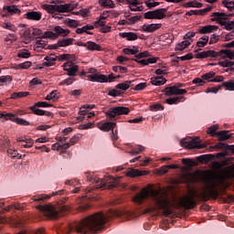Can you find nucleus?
Here are the masks:
<instances>
[{
	"label": "nucleus",
	"mask_w": 234,
	"mask_h": 234,
	"mask_svg": "<svg viewBox=\"0 0 234 234\" xmlns=\"http://www.w3.org/2000/svg\"><path fill=\"white\" fill-rule=\"evenodd\" d=\"M30 111H32L33 114H36L37 116H52V112H47L41 109H37V106H30Z\"/></svg>",
	"instance_id": "obj_20"
},
{
	"label": "nucleus",
	"mask_w": 234,
	"mask_h": 234,
	"mask_svg": "<svg viewBox=\"0 0 234 234\" xmlns=\"http://www.w3.org/2000/svg\"><path fill=\"white\" fill-rule=\"evenodd\" d=\"M10 145V140L5 137L0 136V149L4 147H8Z\"/></svg>",
	"instance_id": "obj_51"
},
{
	"label": "nucleus",
	"mask_w": 234,
	"mask_h": 234,
	"mask_svg": "<svg viewBox=\"0 0 234 234\" xmlns=\"http://www.w3.org/2000/svg\"><path fill=\"white\" fill-rule=\"evenodd\" d=\"M86 48L88 50H91V51H94V50H97L98 52L101 51V46H100L99 44H96L95 42H92V41L87 42Z\"/></svg>",
	"instance_id": "obj_32"
},
{
	"label": "nucleus",
	"mask_w": 234,
	"mask_h": 234,
	"mask_svg": "<svg viewBox=\"0 0 234 234\" xmlns=\"http://www.w3.org/2000/svg\"><path fill=\"white\" fill-rule=\"evenodd\" d=\"M7 154L11 158H17L18 160H21V158H23V155L19 154V153H17V150H14L11 148L7 149Z\"/></svg>",
	"instance_id": "obj_40"
},
{
	"label": "nucleus",
	"mask_w": 234,
	"mask_h": 234,
	"mask_svg": "<svg viewBox=\"0 0 234 234\" xmlns=\"http://www.w3.org/2000/svg\"><path fill=\"white\" fill-rule=\"evenodd\" d=\"M217 131H218V124H214L207 129V134H211V136L215 138V136H217V134L218 133V132Z\"/></svg>",
	"instance_id": "obj_42"
},
{
	"label": "nucleus",
	"mask_w": 234,
	"mask_h": 234,
	"mask_svg": "<svg viewBox=\"0 0 234 234\" xmlns=\"http://www.w3.org/2000/svg\"><path fill=\"white\" fill-rule=\"evenodd\" d=\"M58 94V90H53L46 96L45 100L48 101H50V100H53V101H58V100H59V96Z\"/></svg>",
	"instance_id": "obj_41"
},
{
	"label": "nucleus",
	"mask_w": 234,
	"mask_h": 234,
	"mask_svg": "<svg viewBox=\"0 0 234 234\" xmlns=\"http://www.w3.org/2000/svg\"><path fill=\"white\" fill-rule=\"evenodd\" d=\"M182 164H184V165H188L189 167H193V165H195L194 161L189 158H183Z\"/></svg>",
	"instance_id": "obj_62"
},
{
	"label": "nucleus",
	"mask_w": 234,
	"mask_h": 234,
	"mask_svg": "<svg viewBox=\"0 0 234 234\" xmlns=\"http://www.w3.org/2000/svg\"><path fill=\"white\" fill-rule=\"evenodd\" d=\"M151 83H152V85L160 87L162 85H165V83H167V80H165V78H164V76H159V77L152 78Z\"/></svg>",
	"instance_id": "obj_26"
},
{
	"label": "nucleus",
	"mask_w": 234,
	"mask_h": 234,
	"mask_svg": "<svg viewBox=\"0 0 234 234\" xmlns=\"http://www.w3.org/2000/svg\"><path fill=\"white\" fill-rule=\"evenodd\" d=\"M27 96H30V92L28 91H20L11 93L10 100H19V98H27Z\"/></svg>",
	"instance_id": "obj_31"
},
{
	"label": "nucleus",
	"mask_w": 234,
	"mask_h": 234,
	"mask_svg": "<svg viewBox=\"0 0 234 234\" xmlns=\"http://www.w3.org/2000/svg\"><path fill=\"white\" fill-rule=\"evenodd\" d=\"M22 147H25V149H30L34 146V140L30 138L25 137L24 142L21 144Z\"/></svg>",
	"instance_id": "obj_43"
},
{
	"label": "nucleus",
	"mask_w": 234,
	"mask_h": 234,
	"mask_svg": "<svg viewBox=\"0 0 234 234\" xmlns=\"http://www.w3.org/2000/svg\"><path fill=\"white\" fill-rule=\"evenodd\" d=\"M181 145L186 147V149H204L206 147V145L200 144L198 137L189 140L183 139L181 141Z\"/></svg>",
	"instance_id": "obj_12"
},
{
	"label": "nucleus",
	"mask_w": 234,
	"mask_h": 234,
	"mask_svg": "<svg viewBox=\"0 0 234 234\" xmlns=\"http://www.w3.org/2000/svg\"><path fill=\"white\" fill-rule=\"evenodd\" d=\"M211 16V20L217 21L218 25H221V27H225L226 23L229 21L228 15H226L225 13L214 12Z\"/></svg>",
	"instance_id": "obj_15"
},
{
	"label": "nucleus",
	"mask_w": 234,
	"mask_h": 234,
	"mask_svg": "<svg viewBox=\"0 0 234 234\" xmlns=\"http://www.w3.org/2000/svg\"><path fill=\"white\" fill-rule=\"evenodd\" d=\"M63 69L68 72V76L74 77L78 70H80V66L72 64V62H66L63 65Z\"/></svg>",
	"instance_id": "obj_16"
},
{
	"label": "nucleus",
	"mask_w": 234,
	"mask_h": 234,
	"mask_svg": "<svg viewBox=\"0 0 234 234\" xmlns=\"http://www.w3.org/2000/svg\"><path fill=\"white\" fill-rule=\"evenodd\" d=\"M219 65H220V67H224V68L233 67L234 62L230 61V60H224V61L219 62Z\"/></svg>",
	"instance_id": "obj_63"
},
{
	"label": "nucleus",
	"mask_w": 234,
	"mask_h": 234,
	"mask_svg": "<svg viewBox=\"0 0 234 234\" xmlns=\"http://www.w3.org/2000/svg\"><path fill=\"white\" fill-rule=\"evenodd\" d=\"M207 41H209V37L203 36L199 38V40L197 42V47L202 48L207 45Z\"/></svg>",
	"instance_id": "obj_44"
},
{
	"label": "nucleus",
	"mask_w": 234,
	"mask_h": 234,
	"mask_svg": "<svg viewBox=\"0 0 234 234\" xmlns=\"http://www.w3.org/2000/svg\"><path fill=\"white\" fill-rule=\"evenodd\" d=\"M89 182L96 184L99 189H114L118 186V180L112 176H106L104 178H99L94 176L89 177V174H86Z\"/></svg>",
	"instance_id": "obj_4"
},
{
	"label": "nucleus",
	"mask_w": 234,
	"mask_h": 234,
	"mask_svg": "<svg viewBox=\"0 0 234 234\" xmlns=\"http://www.w3.org/2000/svg\"><path fill=\"white\" fill-rule=\"evenodd\" d=\"M99 5L104 8H114L116 6L112 0H99Z\"/></svg>",
	"instance_id": "obj_35"
},
{
	"label": "nucleus",
	"mask_w": 234,
	"mask_h": 234,
	"mask_svg": "<svg viewBox=\"0 0 234 234\" xmlns=\"http://www.w3.org/2000/svg\"><path fill=\"white\" fill-rule=\"evenodd\" d=\"M220 37L223 41H231V39H233L234 37V30L225 35H221Z\"/></svg>",
	"instance_id": "obj_49"
},
{
	"label": "nucleus",
	"mask_w": 234,
	"mask_h": 234,
	"mask_svg": "<svg viewBox=\"0 0 234 234\" xmlns=\"http://www.w3.org/2000/svg\"><path fill=\"white\" fill-rule=\"evenodd\" d=\"M70 34V30H56V33L52 31H46L43 35L44 39H58L59 36L67 37Z\"/></svg>",
	"instance_id": "obj_13"
},
{
	"label": "nucleus",
	"mask_w": 234,
	"mask_h": 234,
	"mask_svg": "<svg viewBox=\"0 0 234 234\" xmlns=\"http://www.w3.org/2000/svg\"><path fill=\"white\" fill-rule=\"evenodd\" d=\"M223 87H225V89L227 90H234V81L233 80H229V81H225L222 83Z\"/></svg>",
	"instance_id": "obj_53"
},
{
	"label": "nucleus",
	"mask_w": 234,
	"mask_h": 234,
	"mask_svg": "<svg viewBox=\"0 0 234 234\" xmlns=\"http://www.w3.org/2000/svg\"><path fill=\"white\" fill-rule=\"evenodd\" d=\"M18 58H23L24 59H28L30 58L31 54L27 49H22L17 54Z\"/></svg>",
	"instance_id": "obj_50"
},
{
	"label": "nucleus",
	"mask_w": 234,
	"mask_h": 234,
	"mask_svg": "<svg viewBox=\"0 0 234 234\" xmlns=\"http://www.w3.org/2000/svg\"><path fill=\"white\" fill-rule=\"evenodd\" d=\"M195 197H197L196 192H194V196H188L183 198L182 206L185 209H195L197 207V200L195 199Z\"/></svg>",
	"instance_id": "obj_14"
},
{
	"label": "nucleus",
	"mask_w": 234,
	"mask_h": 234,
	"mask_svg": "<svg viewBox=\"0 0 234 234\" xmlns=\"http://www.w3.org/2000/svg\"><path fill=\"white\" fill-rule=\"evenodd\" d=\"M43 10H47L48 14H63L67 12H71L76 8L74 4H64V5H43Z\"/></svg>",
	"instance_id": "obj_6"
},
{
	"label": "nucleus",
	"mask_w": 234,
	"mask_h": 234,
	"mask_svg": "<svg viewBox=\"0 0 234 234\" xmlns=\"http://www.w3.org/2000/svg\"><path fill=\"white\" fill-rule=\"evenodd\" d=\"M4 10L8 12V14H11V16H14V14H21V10L16 5H5L4 6Z\"/></svg>",
	"instance_id": "obj_33"
},
{
	"label": "nucleus",
	"mask_w": 234,
	"mask_h": 234,
	"mask_svg": "<svg viewBox=\"0 0 234 234\" xmlns=\"http://www.w3.org/2000/svg\"><path fill=\"white\" fill-rule=\"evenodd\" d=\"M219 89H222V86L220 85H218V86H215V87H211V88H207L205 92L207 94H209V92H212L213 94H217V92H218V90Z\"/></svg>",
	"instance_id": "obj_55"
},
{
	"label": "nucleus",
	"mask_w": 234,
	"mask_h": 234,
	"mask_svg": "<svg viewBox=\"0 0 234 234\" xmlns=\"http://www.w3.org/2000/svg\"><path fill=\"white\" fill-rule=\"evenodd\" d=\"M124 218V220H131L133 218V212L129 210H112L110 209L106 214L103 212H97L91 216H89L80 222H78L75 227L68 225L65 233H76L80 234H90L95 233V231H100L103 229V226L109 222V218Z\"/></svg>",
	"instance_id": "obj_1"
},
{
	"label": "nucleus",
	"mask_w": 234,
	"mask_h": 234,
	"mask_svg": "<svg viewBox=\"0 0 234 234\" xmlns=\"http://www.w3.org/2000/svg\"><path fill=\"white\" fill-rule=\"evenodd\" d=\"M143 151H145V147H144L143 145H136L131 152V154H140V153H143Z\"/></svg>",
	"instance_id": "obj_48"
},
{
	"label": "nucleus",
	"mask_w": 234,
	"mask_h": 234,
	"mask_svg": "<svg viewBox=\"0 0 234 234\" xmlns=\"http://www.w3.org/2000/svg\"><path fill=\"white\" fill-rule=\"evenodd\" d=\"M15 123H17L18 125H24V126L31 125L30 122L25 119H21L19 117H16Z\"/></svg>",
	"instance_id": "obj_57"
},
{
	"label": "nucleus",
	"mask_w": 234,
	"mask_h": 234,
	"mask_svg": "<svg viewBox=\"0 0 234 234\" xmlns=\"http://www.w3.org/2000/svg\"><path fill=\"white\" fill-rule=\"evenodd\" d=\"M154 11V19H165V14L167 13V8H159Z\"/></svg>",
	"instance_id": "obj_28"
},
{
	"label": "nucleus",
	"mask_w": 234,
	"mask_h": 234,
	"mask_svg": "<svg viewBox=\"0 0 234 234\" xmlns=\"http://www.w3.org/2000/svg\"><path fill=\"white\" fill-rule=\"evenodd\" d=\"M35 34H36L35 31H32L31 33L30 30H26L23 33L22 40L24 41V43H26V45H28V43H30V41L34 39Z\"/></svg>",
	"instance_id": "obj_25"
},
{
	"label": "nucleus",
	"mask_w": 234,
	"mask_h": 234,
	"mask_svg": "<svg viewBox=\"0 0 234 234\" xmlns=\"http://www.w3.org/2000/svg\"><path fill=\"white\" fill-rule=\"evenodd\" d=\"M192 37H195V32L186 33L184 37L185 40L178 43L176 46V48H175L176 52H182V50H186V48H187V47H189V45H191V42L193 41Z\"/></svg>",
	"instance_id": "obj_11"
},
{
	"label": "nucleus",
	"mask_w": 234,
	"mask_h": 234,
	"mask_svg": "<svg viewBox=\"0 0 234 234\" xmlns=\"http://www.w3.org/2000/svg\"><path fill=\"white\" fill-rule=\"evenodd\" d=\"M145 175H149V172L140 171L138 169H131L127 172V176L131 178H134V176H145Z\"/></svg>",
	"instance_id": "obj_23"
},
{
	"label": "nucleus",
	"mask_w": 234,
	"mask_h": 234,
	"mask_svg": "<svg viewBox=\"0 0 234 234\" xmlns=\"http://www.w3.org/2000/svg\"><path fill=\"white\" fill-rule=\"evenodd\" d=\"M184 101H186V97L184 96H177L174 98H168L165 100V103H167L168 105H176Z\"/></svg>",
	"instance_id": "obj_24"
},
{
	"label": "nucleus",
	"mask_w": 234,
	"mask_h": 234,
	"mask_svg": "<svg viewBox=\"0 0 234 234\" xmlns=\"http://www.w3.org/2000/svg\"><path fill=\"white\" fill-rule=\"evenodd\" d=\"M12 81V76H1L0 77V87L3 86V83H10Z\"/></svg>",
	"instance_id": "obj_56"
},
{
	"label": "nucleus",
	"mask_w": 234,
	"mask_h": 234,
	"mask_svg": "<svg viewBox=\"0 0 234 234\" xmlns=\"http://www.w3.org/2000/svg\"><path fill=\"white\" fill-rule=\"evenodd\" d=\"M131 112V110L125 106H117V107H112L106 112V116L110 120H112V118H116V116H122V115H127Z\"/></svg>",
	"instance_id": "obj_8"
},
{
	"label": "nucleus",
	"mask_w": 234,
	"mask_h": 234,
	"mask_svg": "<svg viewBox=\"0 0 234 234\" xmlns=\"http://www.w3.org/2000/svg\"><path fill=\"white\" fill-rule=\"evenodd\" d=\"M131 80H125L124 82L119 83L115 86V89L120 90H127L131 87Z\"/></svg>",
	"instance_id": "obj_38"
},
{
	"label": "nucleus",
	"mask_w": 234,
	"mask_h": 234,
	"mask_svg": "<svg viewBox=\"0 0 234 234\" xmlns=\"http://www.w3.org/2000/svg\"><path fill=\"white\" fill-rule=\"evenodd\" d=\"M214 149H225L226 151H232L233 144L229 145L226 143H218L215 144Z\"/></svg>",
	"instance_id": "obj_37"
},
{
	"label": "nucleus",
	"mask_w": 234,
	"mask_h": 234,
	"mask_svg": "<svg viewBox=\"0 0 234 234\" xmlns=\"http://www.w3.org/2000/svg\"><path fill=\"white\" fill-rule=\"evenodd\" d=\"M44 59H45V62L42 63L43 67H54V65H56L58 57L54 55H49V56H46Z\"/></svg>",
	"instance_id": "obj_21"
},
{
	"label": "nucleus",
	"mask_w": 234,
	"mask_h": 234,
	"mask_svg": "<svg viewBox=\"0 0 234 234\" xmlns=\"http://www.w3.org/2000/svg\"><path fill=\"white\" fill-rule=\"evenodd\" d=\"M4 118L5 120H11V122H16L17 117H16V114L14 113L4 112Z\"/></svg>",
	"instance_id": "obj_61"
},
{
	"label": "nucleus",
	"mask_w": 234,
	"mask_h": 234,
	"mask_svg": "<svg viewBox=\"0 0 234 234\" xmlns=\"http://www.w3.org/2000/svg\"><path fill=\"white\" fill-rule=\"evenodd\" d=\"M222 5L228 8L230 12H233L234 10V0H224L222 2Z\"/></svg>",
	"instance_id": "obj_45"
},
{
	"label": "nucleus",
	"mask_w": 234,
	"mask_h": 234,
	"mask_svg": "<svg viewBox=\"0 0 234 234\" xmlns=\"http://www.w3.org/2000/svg\"><path fill=\"white\" fill-rule=\"evenodd\" d=\"M119 36L127 38V41H136L138 39V34L133 32L120 33Z\"/></svg>",
	"instance_id": "obj_27"
},
{
	"label": "nucleus",
	"mask_w": 234,
	"mask_h": 234,
	"mask_svg": "<svg viewBox=\"0 0 234 234\" xmlns=\"http://www.w3.org/2000/svg\"><path fill=\"white\" fill-rule=\"evenodd\" d=\"M216 73L214 71H209L201 76L202 80H211V78H215Z\"/></svg>",
	"instance_id": "obj_60"
},
{
	"label": "nucleus",
	"mask_w": 234,
	"mask_h": 234,
	"mask_svg": "<svg viewBox=\"0 0 234 234\" xmlns=\"http://www.w3.org/2000/svg\"><path fill=\"white\" fill-rule=\"evenodd\" d=\"M229 58V59H234V51L231 49H221L219 52L215 50H206L198 52L195 55L196 59H213L215 58Z\"/></svg>",
	"instance_id": "obj_3"
},
{
	"label": "nucleus",
	"mask_w": 234,
	"mask_h": 234,
	"mask_svg": "<svg viewBox=\"0 0 234 234\" xmlns=\"http://www.w3.org/2000/svg\"><path fill=\"white\" fill-rule=\"evenodd\" d=\"M207 186L209 188V196L212 197V198H218V189H217V186L213 183H211L210 180L206 181Z\"/></svg>",
	"instance_id": "obj_18"
},
{
	"label": "nucleus",
	"mask_w": 234,
	"mask_h": 234,
	"mask_svg": "<svg viewBox=\"0 0 234 234\" xmlns=\"http://www.w3.org/2000/svg\"><path fill=\"white\" fill-rule=\"evenodd\" d=\"M35 107H42V108H47V107H54V105L47 102V101H38V102H36L34 104Z\"/></svg>",
	"instance_id": "obj_58"
},
{
	"label": "nucleus",
	"mask_w": 234,
	"mask_h": 234,
	"mask_svg": "<svg viewBox=\"0 0 234 234\" xmlns=\"http://www.w3.org/2000/svg\"><path fill=\"white\" fill-rule=\"evenodd\" d=\"M116 126V122H104L99 124L98 128L100 131H103L104 133H109V131H112L114 127Z\"/></svg>",
	"instance_id": "obj_22"
},
{
	"label": "nucleus",
	"mask_w": 234,
	"mask_h": 234,
	"mask_svg": "<svg viewBox=\"0 0 234 234\" xmlns=\"http://www.w3.org/2000/svg\"><path fill=\"white\" fill-rule=\"evenodd\" d=\"M109 14L102 13L99 19L94 22V25H86L82 27H78L77 30H94V28H99L100 27L105 26V19H107Z\"/></svg>",
	"instance_id": "obj_10"
},
{
	"label": "nucleus",
	"mask_w": 234,
	"mask_h": 234,
	"mask_svg": "<svg viewBox=\"0 0 234 234\" xmlns=\"http://www.w3.org/2000/svg\"><path fill=\"white\" fill-rule=\"evenodd\" d=\"M36 208L44 215L47 218H50V220H56L57 218H59L61 217V214L59 213V210H58V207L56 206L48 203L46 205H38L36 206Z\"/></svg>",
	"instance_id": "obj_5"
},
{
	"label": "nucleus",
	"mask_w": 234,
	"mask_h": 234,
	"mask_svg": "<svg viewBox=\"0 0 234 234\" xmlns=\"http://www.w3.org/2000/svg\"><path fill=\"white\" fill-rule=\"evenodd\" d=\"M162 24H144L143 30H160Z\"/></svg>",
	"instance_id": "obj_34"
},
{
	"label": "nucleus",
	"mask_w": 234,
	"mask_h": 234,
	"mask_svg": "<svg viewBox=\"0 0 234 234\" xmlns=\"http://www.w3.org/2000/svg\"><path fill=\"white\" fill-rule=\"evenodd\" d=\"M186 8H202V4L200 2L194 0L192 2H187L185 4Z\"/></svg>",
	"instance_id": "obj_39"
},
{
	"label": "nucleus",
	"mask_w": 234,
	"mask_h": 234,
	"mask_svg": "<svg viewBox=\"0 0 234 234\" xmlns=\"http://www.w3.org/2000/svg\"><path fill=\"white\" fill-rule=\"evenodd\" d=\"M150 111H152V112H156L157 111H164V107L160 103H155V104L150 105Z\"/></svg>",
	"instance_id": "obj_54"
},
{
	"label": "nucleus",
	"mask_w": 234,
	"mask_h": 234,
	"mask_svg": "<svg viewBox=\"0 0 234 234\" xmlns=\"http://www.w3.org/2000/svg\"><path fill=\"white\" fill-rule=\"evenodd\" d=\"M144 5H146L147 8H156V6H160V2H156L154 0H146L144 2Z\"/></svg>",
	"instance_id": "obj_46"
},
{
	"label": "nucleus",
	"mask_w": 234,
	"mask_h": 234,
	"mask_svg": "<svg viewBox=\"0 0 234 234\" xmlns=\"http://www.w3.org/2000/svg\"><path fill=\"white\" fill-rule=\"evenodd\" d=\"M182 87H186V84L177 82L174 86L165 88L163 92L165 96H184V94H187V90Z\"/></svg>",
	"instance_id": "obj_7"
},
{
	"label": "nucleus",
	"mask_w": 234,
	"mask_h": 234,
	"mask_svg": "<svg viewBox=\"0 0 234 234\" xmlns=\"http://www.w3.org/2000/svg\"><path fill=\"white\" fill-rule=\"evenodd\" d=\"M112 71L113 72H120L121 74H127V72H129L127 68L122 67V66H113L112 67Z\"/></svg>",
	"instance_id": "obj_47"
},
{
	"label": "nucleus",
	"mask_w": 234,
	"mask_h": 234,
	"mask_svg": "<svg viewBox=\"0 0 234 234\" xmlns=\"http://www.w3.org/2000/svg\"><path fill=\"white\" fill-rule=\"evenodd\" d=\"M50 196L45 194H39L32 197L33 202H43L44 200H48Z\"/></svg>",
	"instance_id": "obj_36"
},
{
	"label": "nucleus",
	"mask_w": 234,
	"mask_h": 234,
	"mask_svg": "<svg viewBox=\"0 0 234 234\" xmlns=\"http://www.w3.org/2000/svg\"><path fill=\"white\" fill-rule=\"evenodd\" d=\"M149 197L154 205V210L162 209L165 217H171V215H173V207H171L169 198L161 189L151 188L149 190L147 188H143L140 193L133 197V201L134 204L140 206L144 204V201L147 200Z\"/></svg>",
	"instance_id": "obj_2"
},
{
	"label": "nucleus",
	"mask_w": 234,
	"mask_h": 234,
	"mask_svg": "<svg viewBox=\"0 0 234 234\" xmlns=\"http://www.w3.org/2000/svg\"><path fill=\"white\" fill-rule=\"evenodd\" d=\"M138 52H140V50L135 46H133V48H125L122 49V53L125 54V56H137Z\"/></svg>",
	"instance_id": "obj_29"
},
{
	"label": "nucleus",
	"mask_w": 234,
	"mask_h": 234,
	"mask_svg": "<svg viewBox=\"0 0 234 234\" xmlns=\"http://www.w3.org/2000/svg\"><path fill=\"white\" fill-rule=\"evenodd\" d=\"M144 19H154V10L144 13Z\"/></svg>",
	"instance_id": "obj_64"
},
{
	"label": "nucleus",
	"mask_w": 234,
	"mask_h": 234,
	"mask_svg": "<svg viewBox=\"0 0 234 234\" xmlns=\"http://www.w3.org/2000/svg\"><path fill=\"white\" fill-rule=\"evenodd\" d=\"M90 81L97 82V83H107L109 82V79H107L106 75L99 74L96 69H90L89 75H86Z\"/></svg>",
	"instance_id": "obj_9"
},
{
	"label": "nucleus",
	"mask_w": 234,
	"mask_h": 234,
	"mask_svg": "<svg viewBox=\"0 0 234 234\" xmlns=\"http://www.w3.org/2000/svg\"><path fill=\"white\" fill-rule=\"evenodd\" d=\"M233 133L229 134V131L228 130H223V131H219L217 133V138L218 140V142H226V140H229V138H232Z\"/></svg>",
	"instance_id": "obj_19"
},
{
	"label": "nucleus",
	"mask_w": 234,
	"mask_h": 234,
	"mask_svg": "<svg viewBox=\"0 0 234 234\" xmlns=\"http://www.w3.org/2000/svg\"><path fill=\"white\" fill-rule=\"evenodd\" d=\"M178 59H181V61H189L190 59H193V53H187L185 56L177 58V59L174 61H176V63H178Z\"/></svg>",
	"instance_id": "obj_52"
},
{
	"label": "nucleus",
	"mask_w": 234,
	"mask_h": 234,
	"mask_svg": "<svg viewBox=\"0 0 234 234\" xmlns=\"http://www.w3.org/2000/svg\"><path fill=\"white\" fill-rule=\"evenodd\" d=\"M25 18L28 19L29 21H41L43 15L41 12L37 11H29L25 14Z\"/></svg>",
	"instance_id": "obj_17"
},
{
	"label": "nucleus",
	"mask_w": 234,
	"mask_h": 234,
	"mask_svg": "<svg viewBox=\"0 0 234 234\" xmlns=\"http://www.w3.org/2000/svg\"><path fill=\"white\" fill-rule=\"evenodd\" d=\"M223 28L227 30H234V20H227V23Z\"/></svg>",
	"instance_id": "obj_59"
},
{
	"label": "nucleus",
	"mask_w": 234,
	"mask_h": 234,
	"mask_svg": "<svg viewBox=\"0 0 234 234\" xmlns=\"http://www.w3.org/2000/svg\"><path fill=\"white\" fill-rule=\"evenodd\" d=\"M74 43V38L69 37V38H63V39H59L58 41V47H70V45H73Z\"/></svg>",
	"instance_id": "obj_30"
}]
</instances>
